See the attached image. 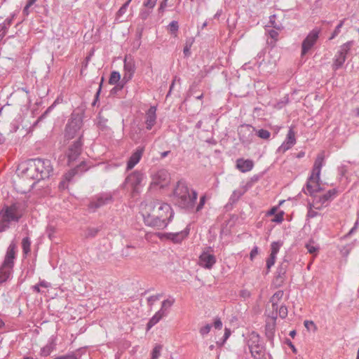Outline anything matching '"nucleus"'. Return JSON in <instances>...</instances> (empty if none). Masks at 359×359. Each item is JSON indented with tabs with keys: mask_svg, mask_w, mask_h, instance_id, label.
Segmentation results:
<instances>
[{
	"mask_svg": "<svg viewBox=\"0 0 359 359\" xmlns=\"http://www.w3.org/2000/svg\"><path fill=\"white\" fill-rule=\"evenodd\" d=\"M277 312H278V315L282 319H284L287 316V308L285 305H281L280 307L278 306L276 313V316Z\"/></svg>",
	"mask_w": 359,
	"mask_h": 359,
	"instance_id": "obj_39",
	"label": "nucleus"
},
{
	"mask_svg": "<svg viewBox=\"0 0 359 359\" xmlns=\"http://www.w3.org/2000/svg\"><path fill=\"white\" fill-rule=\"evenodd\" d=\"M325 165V154L324 151L318 154L313 166L311 175H315L317 180H320L321 169Z\"/></svg>",
	"mask_w": 359,
	"mask_h": 359,
	"instance_id": "obj_22",
	"label": "nucleus"
},
{
	"mask_svg": "<svg viewBox=\"0 0 359 359\" xmlns=\"http://www.w3.org/2000/svg\"><path fill=\"white\" fill-rule=\"evenodd\" d=\"M250 351L255 359H271V355L266 352L263 344L255 346L252 350H250Z\"/></svg>",
	"mask_w": 359,
	"mask_h": 359,
	"instance_id": "obj_23",
	"label": "nucleus"
},
{
	"mask_svg": "<svg viewBox=\"0 0 359 359\" xmlns=\"http://www.w3.org/2000/svg\"><path fill=\"white\" fill-rule=\"evenodd\" d=\"M63 101V98L61 96H58L55 100L53 102V103L47 108V109L39 117V118L37 119L36 122V124L39 122V121H41L43 119H44L47 116L48 114L52 111V110L56 107L57 104H60V103H62Z\"/></svg>",
	"mask_w": 359,
	"mask_h": 359,
	"instance_id": "obj_31",
	"label": "nucleus"
},
{
	"mask_svg": "<svg viewBox=\"0 0 359 359\" xmlns=\"http://www.w3.org/2000/svg\"><path fill=\"white\" fill-rule=\"evenodd\" d=\"M15 15L13 14L11 16L7 18L2 23L0 24V41L6 36L8 29L12 25Z\"/></svg>",
	"mask_w": 359,
	"mask_h": 359,
	"instance_id": "obj_29",
	"label": "nucleus"
},
{
	"mask_svg": "<svg viewBox=\"0 0 359 359\" xmlns=\"http://www.w3.org/2000/svg\"><path fill=\"white\" fill-rule=\"evenodd\" d=\"M169 182V174L165 170H160L157 171L152 177V183L164 187Z\"/></svg>",
	"mask_w": 359,
	"mask_h": 359,
	"instance_id": "obj_19",
	"label": "nucleus"
},
{
	"mask_svg": "<svg viewBox=\"0 0 359 359\" xmlns=\"http://www.w3.org/2000/svg\"><path fill=\"white\" fill-rule=\"evenodd\" d=\"M141 214L146 226L158 230L165 229L174 217L170 205L158 201L142 205Z\"/></svg>",
	"mask_w": 359,
	"mask_h": 359,
	"instance_id": "obj_1",
	"label": "nucleus"
},
{
	"mask_svg": "<svg viewBox=\"0 0 359 359\" xmlns=\"http://www.w3.org/2000/svg\"><path fill=\"white\" fill-rule=\"evenodd\" d=\"M190 48H191V45H188V44H186V46L184 47L183 52H184V54L185 56L190 55V53H191Z\"/></svg>",
	"mask_w": 359,
	"mask_h": 359,
	"instance_id": "obj_59",
	"label": "nucleus"
},
{
	"mask_svg": "<svg viewBox=\"0 0 359 359\" xmlns=\"http://www.w3.org/2000/svg\"><path fill=\"white\" fill-rule=\"evenodd\" d=\"M230 334H231L230 330L228 329V328H226L225 329V332H224V340H226L229 337Z\"/></svg>",
	"mask_w": 359,
	"mask_h": 359,
	"instance_id": "obj_64",
	"label": "nucleus"
},
{
	"mask_svg": "<svg viewBox=\"0 0 359 359\" xmlns=\"http://www.w3.org/2000/svg\"><path fill=\"white\" fill-rule=\"evenodd\" d=\"M82 137L83 135H80L79 139L74 142V143L69 147L67 151L66 155L69 165L75 161L81 153L83 146Z\"/></svg>",
	"mask_w": 359,
	"mask_h": 359,
	"instance_id": "obj_13",
	"label": "nucleus"
},
{
	"mask_svg": "<svg viewBox=\"0 0 359 359\" xmlns=\"http://www.w3.org/2000/svg\"><path fill=\"white\" fill-rule=\"evenodd\" d=\"M344 23V20H342L339 22L337 26L335 27L334 32H332L331 36L330 37V40L334 39L341 32V28L343 27Z\"/></svg>",
	"mask_w": 359,
	"mask_h": 359,
	"instance_id": "obj_42",
	"label": "nucleus"
},
{
	"mask_svg": "<svg viewBox=\"0 0 359 359\" xmlns=\"http://www.w3.org/2000/svg\"><path fill=\"white\" fill-rule=\"evenodd\" d=\"M67 182L65 180H62L59 184V189L61 190L65 189L67 188Z\"/></svg>",
	"mask_w": 359,
	"mask_h": 359,
	"instance_id": "obj_60",
	"label": "nucleus"
},
{
	"mask_svg": "<svg viewBox=\"0 0 359 359\" xmlns=\"http://www.w3.org/2000/svg\"><path fill=\"white\" fill-rule=\"evenodd\" d=\"M262 344L263 343L261 341L260 337L258 334L255 332L250 333L248 339V346L250 350H252L255 346H258Z\"/></svg>",
	"mask_w": 359,
	"mask_h": 359,
	"instance_id": "obj_30",
	"label": "nucleus"
},
{
	"mask_svg": "<svg viewBox=\"0 0 359 359\" xmlns=\"http://www.w3.org/2000/svg\"><path fill=\"white\" fill-rule=\"evenodd\" d=\"M283 296V291L278 290L276 292L271 299V302H272V308L273 310L277 311L278 308V304L277 303L278 301L281 299Z\"/></svg>",
	"mask_w": 359,
	"mask_h": 359,
	"instance_id": "obj_32",
	"label": "nucleus"
},
{
	"mask_svg": "<svg viewBox=\"0 0 359 359\" xmlns=\"http://www.w3.org/2000/svg\"><path fill=\"white\" fill-rule=\"evenodd\" d=\"M338 190L332 189L328 190L322 196H315L313 197V203L316 205L315 209L321 210L323 208L327 207L330 203L337 196Z\"/></svg>",
	"mask_w": 359,
	"mask_h": 359,
	"instance_id": "obj_9",
	"label": "nucleus"
},
{
	"mask_svg": "<svg viewBox=\"0 0 359 359\" xmlns=\"http://www.w3.org/2000/svg\"><path fill=\"white\" fill-rule=\"evenodd\" d=\"M167 3H168V0H162L161 1L159 8H158V11L160 13L164 12L165 8L167 7Z\"/></svg>",
	"mask_w": 359,
	"mask_h": 359,
	"instance_id": "obj_55",
	"label": "nucleus"
},
{
	"mask_svg": "<svg viewBox=\"0 0 359 359\" xmlns=\"http://www.w3.org/2000/svg\"><path fill=\"white\" fill-rule=\"evenodd\" d=\"M161 346L157 345L156 346L151 353V359H158L160 356L161 351Z\"/></svg>",
	"mask_w": 359,
	"mask_h": 359,
	"instance_id": "obj_46",
	"label": "nucleus"
},
{
	"mask_svg": "<svg viewBox=\"0 0 359 359\" xmlns=\"http://www.w3.org/2000/svg\"><path fill=\"white\" fill-rule=\"evenodd\" d=\"M198 193L196 190L188 187L185 180H179L172 192V198L175 204L181 209L188 212H193Z\"/></svg>",
	"mask_w": 359,
	"mask_h": 359,
	"instance_id": "obj_2",
	"label": "nucleus"
},
{
	"mask_svg": "<svg viewBox=\"0 0 359 359\" xmlns=\"http://www.w3.org/2000/svg\"><path fill=\"white\" fill-rule=\"evenodd\" d=\"M156 1L157 0H147L144 1V6L149 8H153L156 5Z\"/></svg>",
	"mask_w": 359,
	"mask_h": 359,
	"instance_id": "obj_53",
	"label": "nucleus"
},
{
	"mask_svg": "<svg viewBox=\"0 0 359 359\" xmlns=\"http://www.w3.org/2000/svg\"><path fill=\"white\" fill-rule=\"evenodd\" d=\"M156 107L151 106L146 113V128L147 130H151L156 124Z\"/></svg>",
	"mask_w": 359,
	"mask_h": 359,
	"instance_id": "obj_24",
	"label": "nucleus"
},
{
	"mask_svg": "<svg viewBox=\"0 0 359 359\" xmlns=\"http://www.w3.org/2000/svg\"><path fill=\"white\" fill-rule=\"evenodd\" d=\"M144 179V174L139 170H135L127 176L124 184L129 186L133 193L139 191V187Z\"/></svg>",
	"mask_w": 359,
	"mask_h": 359,
	"instance_id": "obj_14",
	"label": "nucleus"
},
{
	"mask_svg": "<svg viewBox=\"0 0 359 359\" xmlns=\"http://www.w3.org/2000/svg\"><path fill=\"white\" fill-rule=\"evenodd\" d=\"M269 35L272 39H276L278 36V33L276 30L272 29L269 32Z\"/></svg>",
	"mask_w": 359,
	"mask_h": 359,
	"instance_id": "obj_61",
	"label": "nucleus"
},
{
	"mask_svg": "<svg viewBox=\"0 0 359 359\" xmlns=\"http://www.w3.org/2000/svg\"><path fill=\"white\" fill-rule=\"evenodd\" d=\"M276 259V256L270 255L266 261L267 273L270 271L271 268L274 265Z\"/></svg>",
	"mask_w": 359,
	"mask_h": 359,
	"instance_id": "obj_41",
	"label": "nucleus"
},
{
	"mask_svg": "<svg viewBox=\"0 0 359 359\" xmlns=\"http://www.w3.org/2000/svg\"><path fill=\"white\" fill-rule=\"evenodd\" d=\"M38 285H39L40 287H42L44 288H48V287H50V283H48L47 281H46L44 280H40L39 283H38Z\"/></svg>",
	"mask_w": 359,
	"mask_h": 359,
	"instance_id": "obj_57",
	"label": "nucleus"
},
{
	"mask_svg": "<svg viewBox=\"0 0 359 359\" xmlns=\"http://www.w3.org/2000/svg\"><path fill=\"white\" fill-rule=\"evenodd\" d=\"M83 126V121L79 117L72 118L65 127V136L67 139L71 140L79 134L80 130Z\"/></svg>",
	"mask_w": 359,
	"mask_h": 359,
	"instance_id": "obj_8",
	"label": "nucleus"
},
{
	"mask_svg": "<svg viewBox=\"0 0 359 359\" xmlns=\"http://www.w3.org/2000/svg\"><path fill=\"white\" fill-rule=\"evenodd\" d=\"M28 170L34 172L32 178L41 180L49 178L53 174V168L50 160L39 158L32 160Z\"/></svg>",
	"mask_w": 359,
	"mask_h": 359,
	"instance_id": "obj_5",
	"label": "nucleus"
},
{
	"mask_svg": "<svg viewBox=\"0 0 359 359\" xmlns=\"http://www.w3.org/2000/svg\"><path fill=\"white\" fill-rule=\"evenodd\" d=\"M236 167L241 172H247L253 168L254 162L250 159L238 158Z\"/></svg>",
	"mask_w": 359,
	"mask_h": 359,
	"instance_id": "obj_26",
	"label": "nucleus"
},
{
	"mask_svg": "<svg viewBox=\"0 0 359 359\" xmlns=\"http://www.w3.org/2000/svg\"><path fill=\"white\" fill-rule=\"evenodd\" d=\"M258 255V247L255 246L250 254V257L251 260H253V259Z\"/></svg>",
	"mask_w": 359,
	"mask_h": 359,
	"instance_id": "obj_54",
	"label": "nucleus"
},
{
	"mask_svg": "<svg viewBox=\"0 0 359 359\" xmlns=\"http://www.w3.org/2000/svg\"><path fill=\"white\" fill-rule=\"evenodd\" d=\"M22 217V212L16 203L4 205L0 210V232L6 231L13 223H18Z\"/></svg>",
	"mask_w": 359,
	"mask_h": 359,
	"instance_id": "obj_4",
	"label": "nucleus"
},
{
	"mask_svg": "<svg viewBox=\"0 0 359 359\" xmlns=\"http://www.w3.org/2000/svg\"><path fill=\"white\" fill-rule=\"evenodd\" d=\"M304 325L308 330L313 329V331H316L317 329L315 323L312 320H305Z\"/></svg>",
	"mask_w": 359,
	"mask_h": 359,
	"instance_id": "obj_49",
	"label": "nucleus"
},
{
	"mask_svg": "<svg viewBox=\"0 0 359 359\" xmlns=\"http://www.w3.org/2000/svg\"><path fill=\"white\" fill-rule=\"evenodd\" d=\"M273 320L271 323H267L265 326V334L269 340H273L276 330V320L277 316H273Z\"/></svg>",
	"mask_w": 359,
	"mask_h": 359,
	"instance_id": "obj_28",
	"label": "nucleus"
},
{
	"mask_svg": "<svg viewBox=\"0 0 359 359\" xmlns=\"http://www.w3.org/2000/svg\"><path fill=\"white\" fill-rule=\"evenodd\" d=\"M175 302V298L171 296L162 302L161 309L155 313L147 323V331L156 325L163 318L166 317L169 314L170 309L173 306Z\"/></svg>",
	"mask_w": 359,
	"mask_h": 359,
	"instance_id": "obj_6",
	"label": "nucleus"
},
{
	"mask_svg": "<svg viewBox=\"0 0 359 359\" xmlns=\"http://www.w3.org/2000/svg\"><path fill=\"white\" fill-rule=\"evenodd\" d=\"M120 79H121V75H120L119 72H118L116 71H113L111 73V75H110V77L109 79V83L111 85H115L119 81Z\"/></svg>",
	"mask_w": 359,
	"mask_h": 359,
	"instance_id": "obj_36",
	"label": "nucleus"
},
{
	"mask_svg": "<svg viewBox=\"0 0 359 359\" xmlns=\"http://www.w3.org/2000/svg\"><path fill=\"white\" fill-rule=\"evenodd\" d=\"M131 1L132 0H128L124 4H123V6L118 11V15H122L126 13Z\"/></svg>",
	"mask_w": 359,
	"mask_h": 359,
	"instance_id": "obj_50",
	"label": "nucleus"
},
{
	"mask_svg": "<svg viewBox=\"0 0 359 359\" xmlns=\"http://www.w3.org/2000/svg\"><path fill=\"white\" fill-rule=\"evenodd\" d=\"M282 242L280 241H274L271 244V253L270 255L277 256L280 247L282 246Z\"/></svg>",
	"mask_w": 359,
	"mask_h": 359,
	"instance_id": "obj_35",
	"label": "nucleus"
},
{
	"mask_svg": "<svg viewBox=\"0 0 359 359\" xmlns=\"http://www.w3.org/2000/svg\"><path fill=\"white\" fill-rule=\"evenodd\" d=\"M296 144L295 133L292 128H290L285 141L278 148V152L285 153Z\"/></svg>",
	"mask_w": 359,
	"mask_h": 359,
	"instance_id": "obj_18",
	"label": "nucleus"
},
{
	"mask_svg": "<svg viewBox=\"0 0 359 359\" xmlns=\"http://www.w3.org/2000/svg\"><path fill=\"white\" fill-rule=\"evenodd\" d=\"M98 229L95 228H90L87 230L86 237H94L97 235Z\"/></svg>",
	"mask_w": 359,
	"mask_h": 359,
	"instance_id": "obj_51",
	"label": "nucleus"
},
{
	"mask_svg": "<svg viewBox=\"0 0 359 359\" xmlns=\"http://www.w3.org/2000/svg\"><path fill=\"white\" fill-rule=\"evenodd\" d=\"M17 252V245L12 241L7 248L4 260L0 264V285L13 278Z\"/></svg>",
	"mask_w": 359,
	"mask_h": 359,
	"instance_id": "obj_3",
	"label": "nucleus"
},
{
	"mask_svg": "<svg viewBox=\"0 0 359 359\" xmlns=\"http://www.w3.org/2000/svg\"><path fill=\"white\" fill-rule=\"evenodd\" d=\"M113 201V195L110 192L101 193L97 195L89 203L90 209L96 210Z\"/></svg>",
	"mask_w": 359,
	"mask_h": 359,
	"instance_id": "obj_12",
	"label": "nucleus"
},
{
	"mask_svg": "<svg viewBox=\"0 0 359 359\" xmlns=\"http://www.w3.org/2000/svg\"><path fill=\"white\" fill-rule=\"evenodd\" d=\"M283 215H284L283 212L278 213L275 216V217L273 219V222H277V223H281L283 221Z\"/></svg>",
	"mask_w": 359,
	"mask_h": 359,
	"instance_id": "obj_52",
	"label": "nucleus"
},
{
	"mask_svg": "<svg viewBox=\"0 0 359 359\" xmlns=\"http://www.w3.org/2000/svg\"><path fill=\"white\" fill-rule=\"evenodd\" d=\"M144 151V147H138L127 162V170L133 169L140 161Z\"/></svg>",
	"mask_w": 359,
	"mask_h": 359,
	"instance_id": "obj_21",
	"label": "nucleus"
},
{
	"mask_svg": "<svg viewBox=\"0 0 359 359\" xmlns=\"http://www.w3.org/2000/svg\"><path fill=\"white\" fill-rule=\"evenodd\" d=\"M320 32L319 29L315 28L308 34L302 43V55H305L313 47L319 38Z\"/></svg>",
	"mask_w": 359,
	"mask_h": 359,
	"instance_id": "obj_11",
	"label": "nucleus"
},
{
	"mask_svg": "<svg viewBox=\"0 0 359 359\" xmlns=\"http://www.w3.org/2000/svg\"><path fill=\"white\" fill-rule=\"evenodd\" d=\"M162 297L161 294H157L155 295H151L147 298V304L149 307H152L154 304L160 299Z\"/></svg>",
	"mask_w": 359,
	"mask_h": 359,
	"instance_id": "obj_40",
	"label": "nucleus"
},
{
	"mask_svg": "<svg viewBox=\"0 0 359 359\" xmlns=\"http://www.w3.org/2000/svg\"><path fill=\"white\" fill-rule=\"evenodd\" d=\"M353 41H348L346 43L342 44L339 47V49L335 54L334 57L333 59L332 67L334 71H337V69L342 67L343 65L344 64L346 60L347 55L348 54L352 46H353Z\"/></svg>",
	"mask_w": 359,
	"mask_h": 359,
	"instance_id": "obj_7",
	"label": "nucleus"
},
{
	"mask_svg": "<svg viewBox=\"0 0 359 359\" xmlns=\"http://www.w3.org/2000/svg\"><path fill=\"white\" fill-rule=\"evenodd\" d=\"M167 29L170 34L174 37L177 36V33L179 30V24L176 20L172 21L167 27Z\"/></svg>",
	"mask_w": 359,
	"mask_h": 359,
	"instance_id": "obj_33",
	"label": "nucleus"
},
{
	"mask_svg": "<svg viewBox=\"0 0 359 359\" xmlns=\"http://www.w3.org/2000/svg\"><path fill=\"white\" fill-rule=\"evenodd\" d=\"M56 348L55 338L52 337L49 339L47 344L40 350V355L46 357L49 355Z\"/></svg>",
	"mask_w": 359,
	"mask_h": 359,
	"instance_id": "obj_27",
	"label": "nucleus"
},
{
	"mask_svg": "<svg viewBox=\"0 0 359 359\" xmlns=\"http://www.w3.org/2000/svg\"><path fill=\"white\" fill-rule=\"evenodd\" d=\"M243 194V192L241 190H235L232 193L230 200L233 202L238 201Z\"/></svg>",
	"mask_w": 359,
	"mask_h": 359,
	"instance_id": "obj_44",
	"label": "nucleus"
},
{
	"mask_svg": "<svg viewBox=\"0 0 359 359\" xmlns=\"http://www.w3.org/2000/svg\"><path fill=\"white\" fill-rule=\"evenodd\" d=\"M255 128L250 125L241 126L238 130L239 139L243 143L250 142L253 137Z\"/></svg>",
	"mask_w": 359,
	"mask_h": 359,
	"instance_id": "obj_20",
	"label": "nucleus"
},
{
	"mask_svg": "<svg viewBox=\"0 0 359 359\" xmlns=\"http://www.w3.org/2000/svg\"><path fill=\"white\" fill-rule=\"evenodd\" d=\"M211 327V325L207 324L200 329L199 332L202 336H205L210 332Z\"/></svg>",
	"mask_w": 359,
	"mask_h": 359,
	"instance_id": "obj_48",
	"label": "nucleus"
},
{
	"mask_svg": "<svg viewBox=\"0 0 359 359\" xmlns=\"http://www.w3.org/2000/svg\"><path fill=\"white\" fill-rule=\"evenodd\" d=\"M103 81H104V77L102 78L101 79V82H100V86H99V88L95 94V100L98 99V97H99V95L100 93V91H101V88H102V84L103 83Z\"/></svg>",
	"mask_w": 359,
	"mask_h": 359,
	"instance_id": "obj_62",
	"label": "nucleus"
},
{
	"mask_svg": "<svg viewBox=\"0 0 359 359\" xmlns=\"http://www.w3.org/2000/svg\"><path fill=\"white\" fill-rule=\"evenodd\" d=\"M289 263L287 260H283L278 266L276 270V280L279 284L283 283L285 279V274L287 271Z\"/></svg>",
	"mask_w": 359,
	"mask_h": 359,
	"instance_id": "obj_25",
	"label": "nucleus"
},
{
	"mask_svg": "<svg viewBox=\"0 0 359 359\" xmlns=\"http://www.w3.org/2000/svg\"><path fill=\"white\" fill-rule=\"evenodd\" d=\"M212 249L209 247L202 252L198 257V264L203 269L210 270L217 262L216 257L212 253Z\"/></svg>",
	"mask_w": 359,
	"mask_h": 359,
	"instance_id": "obj_10",
	"label": "nucleus"
},
{
	"mask_svg": "<svg viewBox=\"0 0 359 359\" xmlns=\"http://www.w3.org/2000/svg\"><path fill=\"white\" fill-rule=\"evenodd\" d=\"M257 135L259 137L263 140H268L271 136V133L265 129H260L257 131Z\"/></svg>",
	"mask_w": 359,
	"mask_h": 359,
	"instance_id": "obj_38",
	"label": "nucleus"
},
{
	"mask_svg": "<svg viewBox=\"0 0 359 359\" xmlns=\"http://www.w3.org/2000/svg\"><path fill=\"white\" fill-rule=\"evenodd\" d=\"M205 202H206V196L203 195L202 196H201L200 201L196 207L195 212H197L201 211L203 208Z\"/></svg>",
	"mask_w": 359,
	"mask_h": 359,
	"instance_id": "obj_45",
	"label": "nucleus"
},
{
	"mask_svg": "<svg viewBox=\"0 0 359 359\" xmlns=\"http://www.w3.org/2000/svg\"><path fill=\"white\" fill-rule=\"evenodd\" d=\"M63 359H78L77 356L74 353H71L65 355H62Z\"/></svg>",
	"mask_w": 359,
	"mask_h": 359,
	"instance_id": "obj_58",
	"label": "nucleus"
},
{
	"mask_svg": "<svg viewBox=\"0 0 359 359\" xmlns=\"http://www.w3.org/2000/svg\"><path fill=\"white\" fill-rule=\"evenodd\" d=\"M77 170L76 169H72L68 171L65 175H64V180L67 181V182H69L72 181V180L74 178L75 175L76 174Z\"/></svg>",
	"mask_w": 359,
	"mask_h": 359,
	"instance_id": "obj_43",
	"label": "nucleus"
},
{
	"mask_svg": "<svg viewBox=\"0 0 359 359\" xmlns=\"http://www.w3.org/2000/svg\"><path fill=\"white\" fill-rule=\"evenodd\" d=\"M306 248L310 254H315L318 250V248L316 247L311 241L306 244Z\"/></svg>",
	"mask_w": 359,
	"mask_h": 359,
	"instance_id": "obj_47",
	"label": "nucleus"
},
{
	"mask_svg": "<svg viewBox=\"0 0 359 359\" xmlns=\"http://www.w3.org/2000/svg\"><path fill=\"white\" fill-rule=\"evenodd\" d=\"M124 74L123 80L126 82L130 81L135 72V63L133 58L130 55H126L123 60Z\"/></svg>",
	"mask_w": 359,
	"mask_h": 359,
	"instance_id": "obj_16",
	"label": "nucleus"
},
{
	"mask_svg": "<svg viewBox=\"0 0 359 359\" xmlns=\"http://www.w3.org/2000/svg\"><path fill=\"white\" fill-rule=\"evenodd\" d=\"M32 289L34 292H36V293H41V290L40 289V286L39 285L36 284V285H34L32 287Z\"/></svg>",
	"mask_w": 359,
	"mask_h": 359,
	"instance_id": "obj_63",
	"label": "nucleus"
},
{
	"mask_svg": "<svg viewBox=\"0 0 359 359\" xmlns=\"http://www.w3.org/2000/svg\"><path fill=\"white\" fill-rule=\"evenodd\" d=\"M214 327L216 329L220 330L222 327V323L219 318H216L214 322Z\"/></svg>",
	"mask_w": 359,
	"mask_h": 359,
	"instance_id": "obj_56",
	"label": "nucleus"
},
{
	"mask_svg": "<svg viewBox=\"0 0 359 359\" xmlns=\"http://www.w3.org/2000/svg\"><path fill=\"white\" fill-rule=\"evenodd\" d=\"M189 233V229L186 228L180 232L159 233L158 236L161 238H165L171 241L173 243L178 244L181 243L188 236Z\"/></svg>",
	"mask_w": 359,
	"mask_h": 359,
	"instance_id": "obj_17",
	"label": "nucleus"
},
{
	"mask_svg": "<svg viewBox=\"0 0 359 359\" xmlns=\"http://www.w3.org/2000/svg\"><path fill=\"white\" fill-rule=\"evenodd\" d=\"M31 241L28 236H26L22 240V248L23 254L27 255L31 251Z\"/></svg>",
	"mask_w": 359,
	"mask_h": 359,
	"instance_id": "obj_34",
	"label": "nucleus"
},
{
	"mask_svg": "<svg viewBox=\"0 0 359 359\" xmlns=\"http://www.w3.org/2000/svg\"><path fill=\"white\" fill-rule=\"evenodd\" d=\"M319 180L315 175H311L306 182V188L304 189L305 194L313 198L318 192L321 191L323 189L319 184Z\"/></svg>",
	"mask_w": 359,
	"mask_h": 359,
	"instance_id": "obj_15",
	"label": "nucleus"
},
{
	"mask_svg": "<svg viewBox=\"0 0 359 359\" xmlns=\"http://www.w3.org/2000/svg\"><path fill=\"white\" fill-rule=\"evenodd\" d=\"M315 207H316V205L314 203L309 204V210H308L307 215H306V217L308 218H314L319 215V213L317 211H316L313 209V208H315Z\"/></svg>",
	"mask_w": 359,
	"mask_h": 359,
	"instance_id": "obj_37",
	"label": "nucleus"
}]
</instances>
